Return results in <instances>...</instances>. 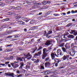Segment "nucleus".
Returning a JSON list of instances; mask_svg holds the SVG:
<instances>
[{
  "mask_svg": "<svg viewBox=\"0 0 77 77\" xmlns=\"http://www.w3.org/2000/svg\"><path fill=\"white\" fill-rule=\"evenodd\" d=\"M43 55H42V59L43 60L45 59V57H47V53L46 52V48H45L43 50Z\"/></svg>",
  "mask_w": 77,
  "mask_h": 77,
  "instance_id": "1",
  "label": "nucleus"
},
{
  "mask_svg": "<svg viewBox=\"0 0 77 77\" xmlns=\"http://www.w3.org/2000/svg\"><path fill=\"white\" fill-rule=\"evenodd\" d=\"M18 63V62L15 61L14 63H11V65H12V66H13V68H18V67L19 66V65L15 63Z\"/></svg>",
  "mask_w": 77,
  "mask_h": 77,
  "instance_id": "2",
  "label": "nucleus"
},
{
  "mask_svg": "<svg viewBox=\"0 0 77 77\" xmlns=\"http://www.w3.org/2000/svg\"><path fill=\"white\" fill-rule=\"evenodd\" d=\"M17 60H19V61L21 62V61H23V60H25V58H24V57H18L17 58Z\"/></svg>",
  "mask_w": 77,
  "mask_h": 77,
  "instance_id": "3",
  "label": "nucleus"
},
{
  "mask_svg": "<svg viewBox=\"0 0 77 77\" xmlns=\"http://www.w3.org/2000/svg\"><path fill=\"white\" fill-rule=\"evenodd\" d=\"M51 65V63L49 62H47L45 63V66L46 67H48Z\"/></svg>",
  "mask_w": 77,
  "mask_h": 77,
  "instance_id": "4",
  "label": "nucleus"
},
{
  "mask_svg": "<svg viewBox=\"0 0 77 77\" xmlns=\"http://www.w3.org/2000/svg\"><path fill=\"white\" fill-rule=\"evenodd\" d=\"M42 54V53H41V51H40L38 52L37 53H35V56H41V54Z\"/></svg>",
  "mask_w": 77,
  "mask_h": 77,
  "instance_id": "5",
  "label": "nucleus"
},
{
  "mask_svg": "<svg viewBox=\"0 0 77 77\" xmlns=\"http://www.w3.org/2000/svg\"><path fill=\"white\" fill-rule=\"evenodd\" d=\"M51 41H48L45 44L46 45H51Z\"/></svg>",
  "mask_w": 77,
  "mask_h": 77,
  "instance_id": "6",
  "label": "nucleus"
},
{
  "mask_svg": "<svg viewBox=\"0 0 77 77\" xmlns=\"http://www.w3.org/2000/svg\"><path fill=\"white\" fill-rule=\"evenodd\" d=\"M65 47L67 49H69V48H70V46L68 44L66 43L65 45Z\"/></svg>",
  "mask_w": 77,
  "mask_h": 77,
  "instance_id": "7",
  "label": "nucleus"
},
{
  "mask_svg": "<svg viewBox=\"0 0 77 77\" xmlns=\"http://www.w3.org/2000/svg\"><path fill=\"white\" fill-rule=\"evenodd\" d=\"M21 19L23 21H26V22H28L29 21V20L26 18L23 17L21 18Z\"/></svg>",
  "mask_w": 77,
  "mask_h": 77,
  "instance_id": "8",
  "label": "nucleus"
},
{
  "mask_svg": "<svg viewBox=\"0 0 77 77\" xmlns=\"http://www.w3.org/2000/svg\"><path fill=\"white\" fill-rule=\"evenodd\" d=\"M75 53V51L73 50L72 51H71V56H74Z\"/></svg>",
  "mask_w": 77,
  "mask_h": 77,
  "instance_id": "9",
  "label": "nucleus"
},
{
  "mask_svg": "<svg viewBox=\"0 0 77 77\" xmlns=\"http://www.w3.org/2000/svg\"><path fill=\"white\" fill-rule=\"evenodd\" d=\"M51 58H52V60L54 59H53V58H55V55L54 54V53H53L52 54H51Z\"/></svg>",
  "mask_w": 77,
  "mask_h": 77,
  "instance_id": "10",
  "label": "nucleus"
},
{
  "mask_svg": "<svg viewBox=\"0 0 77 77\" xmlns=\"http://www.w3.org/2000/svg\"><path fill=\"white\" fill-rule=\"evenodd\" d=\"M57 52L58 54H59H59L61 56L63 55V54H62V51H61L60 49L58 50L57 51Z\"/></svg>",
  "mask_w": 77,
  "mask_h": 77,
  "instance_id": "11",
  "label": "nucleus"
},
{
  "mask_svg": "<svg viewBox=\"0 0 77 77\" xmlns=\"http://www.w3.org/2000/svg\"><path fill=\"white\" fill-rule=\"evenodd\" d=\"M67 37L68 38H70V39H73L74 38V35H69L67 36Z\"/></svg>",
  "mask_w": 77,
  "mask_h": 77,
  "instance_id": "12",
  "label": "nucleus"
},
{
  "mask_svg": "<svg viewBox=\"0 0 77 77\" xmlns=\"http://www.w3.org/2000/svg\"><path fill=\"white\" fill-rule=\"evenodd\" d=\"M69 55H67L66 56H64L63 57V59L64 60H66V59L67 58H68L69 57Z\"/></svg>",
  "mask_w": 77,
  "mask_h": 77,
  "instance_id": "13",
  "label": "nucleus"
},
{
  "mask_svg": "<svg viewBox=\"0 0 77 77\" xmlns=\"http://www.w3.org/2000/svg\"><path fill=\"white\" fill-rule=\"evenodd\" d=\"M51 33H52V31H49V32H48L46 35V37H47V38L48 37V35H49V34L50 35V34H51Z\"/></svg>",
  "mask_w": 77,
  "mask_h": 77,
  "instance_id": "14",
  "label": "nucleus"
},
{
  "mask_svg": "<svg viewBox=\"0 0 77 77\" xmlns=\"http://www.w3.org/2000/svg\"><path fill=\"white\" fill-rule=\"evenodd\" d=\"M13 36H14L15 37L14 38H17L20 37V34L15 35H13Z\"/></svg>",
  "mask_w": 77,
  "mask_h": 77,
  "instance_id": "15",
  "label": "nucleus"
},
{
  "mask_svg": "<svg viewBox=\"0 0 77 77\" xmlns=\"http://www.w3.org/2000/svg\"><path fill=\"white\" fill-rule=\"evenodd\" d=\"M18 23L20 24H21V25H24V24H25V23H24L22 21H19L18 22Z\"/></svg>",
  "mask_w": 77,
  "mask_h": 77,
  "instance_id": "16",
  "label": "nucleus"
},
{
  "mask_svg": "<svg viewBox=\"0 0 77 77\" xmlns=\"http://www.w3.org/2000/svg\"><path fill=\"white\" fill-rule=\"evenodd\" d=\"M30 63H29V64H27L26 66V68H28V69H29L30 68Z\"/></svg>",
  "mask_w": 77,
  "mask_h": 77,
  "instance_id": "17",
  "label": "nucleus"
},
{
  "mask_svg": "<svg viewBox=\"0 0 77 77\" xmlns=\"http://www.w3.org/2000/svg\"><path fill=\"white\" fill-rule=\"evenodd\" d=\"M9 76H11V77H14V73H9Z\"/></svg>",
  "mask_w": 77,
  "mask_h": 77,
  "instance_id": "18",
  "label": "nucleus"
},
{
  "mask_svg": "<svg viewBox=\"0 0 77 77\" xmlns=\"http://www.w3.org/2000/svg\"><path fill=\"white\" fill-rule=\"evenodd\" d=\"M24 66V63L21 62L20 63V68H23V67Z\"/></svg>",
  "mask_w": 77,
  "mask_h": 77,
  "instance_id": "19",
  "label": "nucleus"
},
{
  "mask_svg": "<svg viewBox=\"0 0 77 77\" xmlns=\"http://www.w3.org/2000/svg\"><path fill=\"white\" fill-rule=\"evenodd\" d=\"M10 19L9 18H6L2 20V21H3V22H4V21H8V20H9Z\"/></svg>",
  "mask_w": 77,
  "mask_h": 77,
  "instance_id": "20",
  "label": "nucleus"
},
{
  "mask_svg": "<svg viewBox=\"0 0 77 77\" xmlns=\"http://www.w3.org/2000/svg\"><path fill=\"white\" fill-rule=\"evenodd\" d=\"M37 26H34L31 27V30H35L36 29H37V28H36Z\"/></svg>",
  "mask_w": 77,
  "mask_h": 77,
  "instance_id": "21",
  "label": "nucleus"
},
{
  "mask_svg": "<svg viewBox=\"0 0 77 77\" xmlns=\"http://www.w3.org/2000/svg\"><path fill=\"white\" fill-rule=\"evenodd\" d=\"M62 49L63 51L64 52L66 53V50L64 48H62Z\"/></svg>",
  "mask_w": 77,
  "mask_h": 77,
  "instance_id": "22",
  "label": "nucleus"
},
{
  "mask_svg": "<svg viewBox=\"0 0 77 77\" xmlns=\"http://www.w3.org/2000/svg\"><path fill=\"white\" fill-rule=\"evenodd\" d=\"M37 50V48L36 47L35 48V49L34 50V51L32 52H31V54H33L35 52L36 50Z\"/></svg>",
  "mask_w": 77,
  "mask_h": 77,
  "instance_id": "23",
  "label": "nucleus"
},
{
  "mask_svg": "<svg viewBox=\"0 0 77 77\" xmlns=\"http://www.w3.org/2000/svg\"><path fill=\"white\" fill-rule=\"evenodd\" d=\"M49 74V72H48V71H46L44 73V75H47V74Z\"/></svg>",
  "mask_w": 77,
  "mask_h": 77,
  "instance_id": "24",
  "label": "nucleus"
},
{
  "mask_svg": "<svg viewBox=\"0 0 77 77\" xmlns=\"http://www.w3.org/2000/svg\"><path fill=\"white\" fill-rule=\"evenodd\" d=\"M65 45V43H62L60 45V47H62L64 46Z\"/></svg>",
  "mask_w": 77,
  "mask_h": 77,
  "instance_id": "25",
  "label": "nucleus"
},
{
  "mask_svg": "<svg viewBox=\"0 0 77 77\" xmlns=\"http://www.w3.org/2000/svg\"><path fill=\"white\" fill-rule=\"evenodd\" d=\"M42 3L44 5H47V2H46L45 1H43Z\"/></svg>",
  "mask_w": 77,
  "mask_h": 77,
  "instance_id": "26",
  "label": "nucleus"
},
{
  "mask_svg": "<svg viewBox=\"0 0 77 77\" xmlns=\"http://www.w3.org/2000/svg\"><path fill=\"white\" fill-rule=\"evenodd\" d=\"M71 25H72V23H69L68 25H67L66 26V27H69V26H70Z\"/></svg>",
  "mask_w": 77,
  "mask_h": 77,
  "instance_id": "27",
  "label": "nucleus"
},
{
  "mask_svg": "<svg viewBox=\"0 0 77 77\" xmlns=\"http://www.w3.org/2000/svg\"><path fill=\"white\" fill-rule=\"evenodd\" d=\"M42 48V47L41 46H40L39 48H38V49L37 50V51H39L40 50H41Z\"/></svg>",
  "mask_w": 77,
  "mask_h": 77,
  "instance_id": "28",
  "label": "nucleus"
},
{
  "mask_svg": "<svg viewBox=\"0 0 77 77\" xmlns=\"http://www.w3.org/2000/svg\"><path fill=\"white\" fill-rule=\"evenodd\" d=\"M17 32V30H11V31L10 32H8V33H13V32Z\"/></svg>",
  "mask_w": 77,
  "mask_h": 77,
  "instance_id": "29",
  "label": "nucleus"
},
{
  "mask_svg": "<svg viewBox=\"0 0 77 77\" xmlns=\"http://www.w3.org/2000/svg\"><path fill=\"white\" fill-rule=\"evenodd\" d=\"M75 32V30H72L71 32H70V33L71 34H72L73 33H74Z\"/></svg>",
  "mask_w": 77,
  "mask_h": 77,
  "instance_id": "30",
  "label": "nucleus"
},
{
  "mask_svg": "<svg viewBox=\"0 0 77 77\" xmlns=\"http://www.w3.org/2000/svg\"><path fill=\"white\" fill-rule=\"evenodd\" d=\"M26 56L27 57H29V56H30V53H28V54L26 55Z\"/></svg>",
  "mask_w": 77,
  "mask_h": 77,
  "instance_id": "31",
  "label": "nucleus"
},
{
  "mask_svg": "<svg viewBox=\"0 0 77 77\" xmlns=\"http://www.w3.org/2000/svg\"><path fill=\"white\" fill-rule=\"evenodd\" d=\"M40 69H44V67L42 66H41Z\"/></svg>",
  "mask_w": 77,
  "mask_h": 77,
  "instance_id": "32",
  "label": "nucleus"
},
{
  "mask_svg": "<svg viewBox=\"0 0 77 77\" xmlns=\"http://www.w3.org/2000/svg\"><path fill=\"white\" fill-rule=\"evenodd\" d=\"M20 8V7L18 6L17 7L15 8V7H12V9H17V8Z\"/></svg>",
  "mask_w": 77,
  "mask_h": 77,
  "instance_id": "33",
  "label": "nucleus"
},
{
  "mask_svg": "<svg viewBox=\"0 0 77 77\" xmlns=\"http://www.w3.org/2000/svg\"><path fill=\"white\" fill-rule=\"evenodd\" d=\"M26 2L28 4V5H31V3L30 2H28L27 1H26Z\"/></svg>",
  "mask_w": 77,
  "mask_h": 77,
  "instance_id": "34",
  "label": "nucleus"
},
{
  "mask_svg": "<svg viewBox=\"0 0 77 77\" xmlns=\"http://www.w3.org/2000/svg\"><path fill=\"white\" fill-rule=\"evenodd\" d=\"M12 51V50L11 49H8L7 50V51L8 52H9L10 51Z\"/></svg>",
  "mask_w": 77,
  "mask_h": 77,
  "instance_id": "35",
  "label": "nucleus"
},
{
  "mask_svg": "<svg viewBox=\"0 0 77 77\" xmlns=\"http://www.w3.org/2000/svg\"><path fill=\"white\" fill-rule=\"evenodd\" d=\"M53 15L54 16H55V17H57V16H59V14H54Z\"/></svg>",
  "mask_w": 77,
  "mask_h": 77,
  "instance_id": "36",
  "label": "nucleus"
},
{
  "mask_svg": "<svg viewBox=\"0 0 77 77\" xmlns=\"http://www.w3.org/2000/svg\"><path fill=\"white\" fill-rule=\"evenodd\" d=\"M5 75L6 76H9V74L8 73H5Z\"/></svg>",
  "mask_w": 77,
  "mask_h": 77,
  "instance_id": "37",
  "label": "nucleus"
},
{
  "mask_svg": "<svg viewBox=\"0 0 77 77\" xmlns=\"http://www.w3.org/2000/svg\"><path fill=\"white\" fill-rule=\"evenodd\" d=\"M50 59V58L49 57H47L45 59V61H47V60H48Z\"/></svg>",
  "mask_w": 77,
  "mask_h": 77,
  "instance_id": "38",
  "label": "nucleus"
},
{
  "mask_svg": "<svg viewBox=\"0 0 77 77\" xmlns=\"http://www.w3.org/2000/svg\"><path fill=\"white\" fill-rule=\"evenodd\" d=\"M33 23H34V21L33 20H32L29 23L30 24H33Z\"/></svg>",
  "mask_w": 77,
  "mask_h": 77,
  "instance_id": "39",
  "label": "nucleus"
},
{
  "mask_svg": "<svg viewBox=\"0 0 77 77\" xmlns=\"http://www.w3.org/2000/svg\"><path fill=\"white\" fill-rule=\"evenodd\" d=\"M74 43H72L71 45V48H73L74 47Z\"/></svg>",
  "mask_w": 77,
  "mask_h": 77,
  "instance_id": "40",
  "label": "nucleus"
},
{
  "mask_svg": "<svg viewBox=\"0 0 77 77\" xmlns=\"http://www.w3.org/2000/svg\"><path fill=\"white\" fill-rule=\"evenodd\" d=\"M46 3H47V4H50V3H51V2L49 1H47Z\"/></svg>",
  "mask_w": 77,
  "mask_h": 77,
  "instance_id": "41",
  "label": "nucleus"
},
{
  "mask_svg": "<svg viewBox=\"0 0 77 77\" xmlns=\"http://www.w3.org/2000/svg\"><path fill=\"white\" fill-rule=\"evenodd\" d=\"M12 38V36L9 35L7 37V38Z\"/></svg>",
  "mask_w": 77,
  "mask_h": 77,
  "instance_id": "42",
  "label": "nucleus"
},
{
  "mask_svg": "<svg viewBox=\"0 0 77 77\" xmlns=\"http://www.w3.org/2000/svg\"><path fill=\"white\" fill-rule=\"evenodd\" d=\"M74 35L75 36H76L77 35V32H75L74 33Z\"/></svg>",
  "mask_w": 77,
  "mask_h": 77,
  "instance_id": "43",
  "label": "nucleus"
},
{
  "mask_svg": "<svg viewBox=\"0 0 77 77\" xmlns=\"http://www.w3.org/2000/svg\"><path fill=\"white\" fill-rule=\"evenodd\" d=\"M36 62V63H38V62H39V60H37L35 61Z\"/></svg>",
  "mask_w": 77,
  "mask_h": 77,
  "instance_id": "44",
  "label": "nucleus"
},
{
  "mask_svg": "<svg viewBox=\"0 0 77 77\" xmlns=\"http://www.w3.org/2000/svg\"><path fill=\"white\" fill-rule=\"evenodd\" d=\"M46 34H47V32H46V31H45L44 34V36H46Z\"/></svg>",
  "mask_w": 77,
  "mask_h": 77,
  "instance_id": "45",
  "label": "nucleus"
},
{
  "mask_svg": "<svg viewBox=\"0 0 77 77\" xmlns=\"http://www.w3.org/2000/svg\"><path fill=\"white\" fill-rule=\"evenodd\" d=\"M5 65H7V64H8V63H9V62H5Z\"/></svg>",
  "mask_w": 77,
  "mask_h": 77,
  "instance_id": "46",
  "label": "nucleus"
},
{
  "mask_svg": "<svg viewBox=\"0 0 77 77\" xmlns=\"http://www.w3.org/2000/svg\"><path fill=\"white\" fill-rule=\"evenodd\" d=\"M16 73H17V74H20V71L19 70H17Z\"/></svg>",
  "mask_w": 77,
  "mask_h": 77,
  "instance_id": "47",
  "label": "nucleus"
},
{
  "mask_svg": "<svg viewBox=\"0 0 77 77\" xmlns=\"http://www.w3.org/2000/svg\"><path fill=\"white\" fill-rule=\"evenodd\" d=\"M10 58L11 59H13L14 57L13 56H11V57H10Z\"/></svg>",
  "mask_w": 77,
  "mask_h": 77,
  "instance_id": "48",
  "label": "nucleus"
},
{
  "mask_svg": "<svg viewBox=\"0 0 77 77\" xmlns=\"http://www.w3.org/2000/svg\"><path fill=\"white\" fill-rule=\"evenodd\" d=\"M22 76V74H20L18 75L17 77H20Z\"/></svg>",
  "mask_w": 77,
  "mask_h": 77,
  "instance_id": "49",
  "label": "nucleus"
},
{
  "mask_svg": "<svg viewBox=\"0 0 77 77\" xmlns=\"http://www.w3.org/2000/svg\"><path fill=\"white\" fill-rule=\"evenodd\" d=\"M75 45H77V41L75 42Z\"/></svg>",
  "mask_w": 77,
  "mask_h": 77,
  "instance_id": "50",
  "label": "nucleus"
},
{
  "mask_svg": "<svg viewBox=\"0 0 77 77\" xmlns=\"http://www.w3.org/2000/svg\"><path fill=\"white\" fill-rule=\"evenodd\" d=\"M0 65H2V66H5V64L1 63L0 64Z\"/></svg>",
  "mask_w": 77,
  "mask_h": 77,
  "instance_id": "51",
  "label": "nucleus"
},
{
  "mask_svg": "<svg viewBox=\"0 0 77 77\" xmlns=\"http://www.w3.org/2000/svg\"><path fill=\"white\" fill-rule=\"evenodd\" d=\"M58 65V64L57 63H55V66H57Z\"/></svg>",
  "mask_w": 77,
  "mask_h": 77,
  "instance_id": "52",
  "label": "nucleus"
},
{
  "mask_svg": "<svg viewBox=\"0 0 77 77\" xmlns=\"http://www.w3.org/2000/svg\"><path fill=\"white\" fill-rule=\"evenodd\" d=\"M12 45H7V47H10V46H11Z\"/></svg>",
  "mask_w": 77,
  "mask_h": 77,
  "instance_id": "53",
  "label": "nucleus"
},
{
  "mask_svg": "<svg viewBox=\"0 0 77 77\" xmlns=\"http://www.w3.org/2000/svg\"><path fill=\"white\" fill-rule=\"evenodd\" d=\"M71 13L72 14H74V13H75V11H71Z\"/></svg>",
  "mask_w": 77,
  "mask_h": 77,
  "instance_id": "54",
  "label": "nucleus"
},
{
  "mask_svg": "<svg viewBox=\"0 0 77 77\" xmlns=\"http://www.w3.org/2000/svg\"><path fill=\"white\" fill-rule=\"evenodd\" d=\"M37 5H41V3L39 2V3H37Z\"/></svg>",
  "mask_w": 77,
  "mask_h": 77,
  "instance_id": "55",
  "label": "nucleus"
},
{
  "mask_svg": "<svg viewBox=\"0 0 77 77\" xmlns=\"http://www.w3.org/2000/svg\"><path fill=\"white\" fill-rule=\"evenodd\" d=\"M48 49L49 50H51V47H49L48 48Z\"/></svg>",
  "mask_w": 77,
  "mask_h": 77,
  "instance_id": "56",
  "label": "nucleus"
},
{
  "mask_svg": "<svg viewBox=\"0 0 77 77\" xmlns=\"http://www.w3.org/2000/svg\"><path fill=\"white\" fill-rule=\"evenodd\" d=\"M8 35V34H6V33H5L3 34V35Z\"/></svg>",
  "mask_w": 77,
  "mask_h": 77,
  "instance_id": "57",
  "label": "nucleus"
},
{
  "mask_svg": "<svg viewBox=\"0 0 77 77\" xmlns=\"http://www.w3.org/2000/svg\"><path fill=\"white\" fill-rule=\"evenodd\" d=\"M70 13H71V12L70 11H69L67 12V14H70Z\"/></svg>",
  "mask_w": 77,
  "mask_h": 77,
  "instance_id": "58",
  "label": "nucleus"
},
{
  "mask_svg": "<svg viewBox=\"0 0 77 77\" xmlns=\"http://www.w3.org/2000/svg\"><path fill=\"white\" fill-rule=\"evenodd\" d=\"M42 12L40 13H39L38 15H42Z\"/></svg>",
  "mask_w": 77,
  "mask_h": 77,
  "instance_id": "59",
  "label": "nucleus"
},
{
  "mask_svg": "<svg viewBox=\"0 0 77 77\" xmlns=\"http://www.w3.org/2000/svg\"><path fill=\"white\" fill-rule=\"evenodd\" d=\"M24 30L25 32H27V29H24Z\"/></svg>",
  "mask_w": 77,
  "mask_h": 77,
  "instance_id": "60",
  "label": "nucleus"
},
{
  "mask_svg": "<svg viewBox=\"0 0 77 77\" xmlns=\"http://www.w3.org/2000/svg\"><path fill=\"white\" fill-rule=\"evenodd\" d=\"M67 35H64V36L63 37V38H65V36H66Z\"/></svg>",
  "mask_w": 77,
  "mask_h": 77,
  "instance_id": "61",
  "label": "nucleus"
},
{
  "mask_svg": "<svg viewBox=\"0 0 77 77\" xmlns=\"http://www.w3.org/2000/svg\"><path fill=\"white\" fill-rule=\"evenodd\" d=\"M8 67H9V68H11V65L9 64H8Z\"/></svg>",
  "mask_w": 77,
  "mask_h": 77,
  "instance_id": "62",
  "label": "nucleus"
},
{
  "mask_svg": "<svg viewBox=\"0 0 77 77\" xmlns=\"http://www.w3.org/2000/svg\"><path fill=\"white\" fill-rule=\"evenodd\" d=\"M1 5H3V3L0 2V6H1Z\"/></svg>",
  "mask_w": 77,
  "mask_h": 77,
  "instance_id": "63",
  "label": "nucleus"
},
{
  "mask_svg": "<svg viewBox=\"0 0 77 77\" xmlns=\"http://www.w3.org/2000/svg\"><path fill=\"white\" fill-rule=\"evenodd\" d=\"M75 20L74 19H73L72 20V21H74V22L75 21Z\"/></svg>",
  "mask_w": 77,
  "mask_h": 77,
  "instance_id": "64",
  "label": "nucleus"
}]
</instances>
